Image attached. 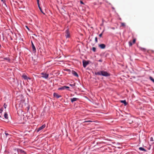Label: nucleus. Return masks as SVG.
Returning <instances> with one entry per match:
<instances>
[{"label": "nucleus", "mask_w": 154, "mask_h": 154, "mask_svg": "<svg viewBox=\"0 0 154 154\" xmlns=\"http://www.w3.org/2000/svg\"><path fill=\"white\" fill-rule=\"evenodd\" d=\"M96 49L95 47H93L92 48V50L94 51L95 52L96 51Z\"/></svg>", "instance_id": "b1692460"}, {"label": "nucleus", "mask_w": 154, "mask_h": 154, "mask_svg": "<svg viewBox=\"0 0 154 154\" xmlns=\"http://www.w3.org/2000/svg\"><path fill=\"white\" fill-rule=\"evenodd\" d=\"M93 122V121H91V120H88V121H85L84 122V123H85V122Z\"/></svg>", "instance_id": "4be33fe9"}, {"label": "nucleus", "mask_w": 154, "mask_h": 154, "mask_svg": "<svg viewBox=\"0 0 154 154\" xmlns=\"http://www.w3.org/2000/svg\"><path fill=\"white\" fill-rule=\"evenodd\" d=\"M72 74L75 76L78 77L79 76L77 73L74 71H72Z\"/></svg>", "instance_id": "9d476101"}, {"label": "nucleus", "mask_w": 154, "mask_h": 154, "mask_svg": "<svg viewBox=\"0 0 154 154\" xmlns=\"http://www.w3.org/2000/svg\"><path fill=\"white\" fill-rule=\"evenodd\" d=\"M80 3H81L82 4H84L83 2L82 1H80Z\"/></svg>", "instance_id": "c9c22d12"}, {"label": "nucleus", "mask_w": 154, "mask_h": 154, "mask_svg": "<svg viewBox=\"0 0 154 154\" xmlns=\"http://www.w3.org/2000/svg\"><path fill=\"white\" fill-rule=\"evenodd\" d=\"M127 122L129 124H132L133 122V121L132 119V118L131 117L130 119H128L127 120Z\"/></svg>", "instance_id": "0eeeda50"}, {"label": "nucleus", "mask_w": 154, "mask_h": 154, "mask_svg": "<svg viewBox=\"0 0 154 154\" xmlns=\"http://www.w3.org/2000/svg\"><path fill=\"white\" fill-rule=\"evenodd\" d=\"M141 50H143V51H145V49L144 48H141Z\"/></svg>", "instance_id": "7c9ffc66"}, {"label": "nucleus", "mask_w": 154, "mask_h": 154, "mask_svg": "<svg viewBox=\"0 0 154 154\" xmlns=\"http://www.w3.org/2000/svg\"><path fill=\"white\" fill-rule=\"evenodd\" d=\"M4 59L6 60H8V62H10V60L9 59V58H7V57H6V58H4Z\"/></svg>", "instance_id": "412c9836"}, {"label": "nucleus", "mask_w": 154, "mask_h": 154, "mask_svg": "<svg viewBox=\"0 0 154 154\" xmlns=\"http://www.w3.org/2000/svg\"><path fill=\"white\" fill-rule=\"evenodd\" d=\"M135 42H136V40L135 39H134L133 40V44H134L135 43Z\"/></svg>", "instance_id": "bb28decb"}, {"label": "nucleus", "mask_w": 154, "mask_h": 154, "mask_svg": "<svg viewBox=\"0 0 154 154\" xmlns=\"http://www.w3.org/2000/svg\"><path fill=\"white\" fill-rule=\"evenodd\" d=\"M125 26V23H121V26Z\"/></svg>", "instance_id": "6ab92c4d"}, {"label": "nucleus", "mask_w": 154, "mask_h": 154, "mask_svg": "<svg viewBox=\"0 0 154 154\" xmlns=\"http://www.w3.org/2000/svg\"><path fill=\"white\" fill-rule=\"evenodd\" d=\"M65 89V86H63L61 87V88H58V90H64Z\"/></svg>", "instance_id": "dca6fc26"}, {"label": "nucleus", "mask_w": 154, "mask_h": 154, "mask_svg": "<svg viewBox=\"0 0 154 154\" xmlns=\"http://www.w3.org/2000/svg\"><path fill=\"white\" fill-rule=\"evenodd\" d=\"M32 47L33 52L34 53L35 52H36V49L33 43L32 42Z\"/></svg>", "instance_id": "6e6552de"}, {"label": "nucleus", "mask_w": 154, "mask_h": 154, "mask_svg": "<svg viewBox=\"0 0 154 154\" xmlns=\"http://www.w3.org/2000/svg\"><path fill=\"white\" fill-rule=\"evenodd\" d=\"M42 75V77L45 79H47L48 76V74L42 72L41 73Z\"/></svg>", "instance_id": "f03ea898"}, {"label": "nucleus", "mask_w": 154, "mask_h": 154, "mask_svg": "<svg viewBox=\"0 0 154 154\" xmlns=\"http://www.w3.org/2000/svg\"><path fill=\"white\" fill-rule=\"evenodd\" d=\"M120 102L122 103H124L125 106L127 105V103L125 100H121Z\"/></svg>", "instance_id": "4468645a"}, {"label": "nucleus", "mask_w": 154, "mask_h": 154, "mask_svg": "<svg viewBox=\"0 0 154 154\" xmlns=\"http://www.w3.org/2000/svg\"><path fill=\"white\" fill-rule=\"evenodd\" d=\"M139 149L140 150L143 151L144 152H146V149H144V148L142 147H139Z\"/></svg>", "instance_id": "ddd939ff"}, {"label": "nucleus", "mask_w": 154, "mask_h": 154, "mask_svg": "<svg viewBox=\"0 0 154 154\" xmlns=\"http://www.w3.org/2000/svg\"><path fill=\"white\" fill-rule=\"evenodd\" d=\"M0 117H1V116H0Z\"/></svg>", "instance_id": "79ce46f5"}, {"label": "nucleus", "mask_w": 154, "mask_h": 154, "mask_svg": "<svg viewBox=\"0 0 154 154\" xmlns=\"http://www.w3.org/2000/svg\"><path fill=\"white\" fill-rule=\"evenodd\" d=\"M149 79L154 83V79L152 78V77L150 76L149 77Z\"/></svg>", "instance_id": "aec40b11"}, {"label": "nucleus", "mask_w": 154, "mask_h": 154, "mask_svg": "<svg viewBox=\"0 0 154 154\" xmlns=\"http://www.w3.org/2000/svg\"><path fill=\"white\" fill-rule=\"evenodd\" d=\"M102 33H101V34H100L99 35V36L100 37H101L102 36Z\"/></svg>", "instance_id": "c85d7f7f"}, {"label": "nucleus", "mask_w": 154, "mask_h": 154, "mask_svg": "<svg viewBox=\"0 0 154 154\" xmlns=\"http://www.w3.org/2000/svg\"><path fill=\"white\" fill-rule=\"evenodd\" d=\"M54 97H56L57 98H59L60 97H61V96L55 93H54Z\"/></svg>", "instance_id": "9b49d317"}, {"label": "nucleus", "mask_w": 154, "mask_h": 154, "mask_svg": "<svg viewBox=\"0 0 154 154\" xmlns=\"http://www.w3.org/2000/svg\"><path fill=\"white\" fill-rule=\"evenodd\" d=\"M37 4H38V3H39V0H37Z\"/></svg>", "instance_id": "72a5a7b5"}, {"label": "nucleus", "mask_w": 154, "mask_h": 154, "mask_svg": "<svg viewBox=\"0 0 154 154\" xmlns=\"http://www.w3.org/2000/svg\"><path fill=\"white\" fill-rule=\"evenodd\" d=\"M1 44H0V49H1Z\"/></svg>", "instance_id": "ea45409f"}, {"label": "nucleus", "mask_w": 154, "mask_h": 154, "mask_svg": "<svg viewBox=\"0 0 154 154\" xmlns=\"http://www.w3.org/2000/svg\"><path fill=\"white\" fill-rule=\"evenodd\" d=\"M3 111V110H2V108H1L0 109V113H1Z\"/></svg>", "instance_id": "c756f323"}, {"label": "nucleus", "mask_w": 154, "mask_h": 154, "mask_svg": "<svg viewBox=\"0 0 154 154\" xmlns=\"http://www.w3.org/2000/svg\"><path fill=\"white\" fill-rule=\"evenodd\" d=\"M82 62L83 65L84 67H85L89 63L88 61H86L85 60H83Z\"/></svg>", "instance_id": "7ed1b4c3"}, {"label": "nucleus", "mask_w": 154, "mask_h": 154, "mask_svg": "<svg viewBox=\"0 0 154 154\" xmlns=\"http://www.w3.org/2000/svg\"><path fill=\"white\" fill-rule=\"evenodd\" d=\"M95 42L97 43V37H95Z\"/></svg>", "instance_id": "a878e982"}, {"label": "nucleus", "mask_w": 154, "mask_h": 154, "mask_svg": "<svg viewBox=\"0 0 154 154\" xmlns=\"http://www.w3.org/2000/svg\"><path fill=\"white\" fill-rule=\"evenodd\" d=\"M39 9L40 11H42V8H41V7H39Z\"/></svg>", "instance_id": "473e14b6"}, {"label": "nucleus", "mask_w": 154, "mask_h": 154, "mask_svg": "<svg viewBox=\"0 0 154 154\" xmlns=\"http://www.w3.org/2000/svg\"><path fill=\"white\" fill-rule=\"evenodd\" d=\"M5 134L6 135V137H7L10 134H8V133L7 132L5 131Z\"/></svg>", "instance_id": "a211bd4d"}, {"label": "nucleus", "mask_w": 154, "mask_h": 154, "mask_svg": "<svg viewBox=\"0 0 154 154\" xmlns=\"http://www.w3.org/2000/svg\"><path fill=\"white\" fill-rule=\"evenodd\" d=\"M66 35H65L66 38H69L70 37V34L68 29H67L65 32Z\"/></svg>", "instance_id": "39448f33"}, {"label": "nucleus", "mask_w": 154, "mask_h": 154, "mask_svg": "<svg viewBox=\"0 0 154 154\" xmlns=\"http://www.w3.org/2000/svg\"><path fill=\"white\" fill-rule=\"evenodd\" d=\"M99 61L102 62V60H99Z\"/></svg>", "instance_id": "e433bc0d"}, {"label": "nucleus", "mask_w": 154, "mask_h": 154, "mask_svg": "<svg viewBox=\"0 0 154 154\" xmlns=\"http://www.w3.org/2000/svg\"><path fill=\"white\" fill-rule=\"evenodd\" d=\"M17 152H18L19 153V152H20L21 153H24L25 154H26V152H24L23 150L21 149H17Z\"/></svg>", "instance_id": "f8f14e48"}, {"label": "nucleus", "mask_w": 154, "mask_h": 154, "mask_svg": "<svg viewBox=\"0 0 154 154\" xmlns=\"http://www.w3.org/2000/svg\"><path fill=\"white\" fill-rule=\"evenodd\" d=\"M7 106V105L5 104V103L4 104V108L5 109L6 108V107Z\"/></svg>", "instance_id": "cd10ccee"}, {"label": "nucleus", "mask_w": 154, "mask_h": 154, "mask_svg": "<svg viewBox=\"0 0 154 154\" xmlns=\"http://www.w3.org/2000/svg\"><path fill=\"white\" fill-rule=\"evenodd\" d=\"M99 47L101 49H104L106 47V45L105 44H100L99 45Z\"/></svg>", "instance_id": "423d86ee"}, {"label": "nucleus", "mask_w": 154, "mask_h": 154, "mask_svg": "<svg viewBox=\"0 0 154 154\" xmlns=\"http://www.w3.org/2000/svg\"><path fill=\"white\" fill-rule=\"evenodd\" d=\"M2 2H3V3H4L5 2V1L4 0H1Z\"/></svg>", "instance_id": "f704fd0d"}, {"label": "nucleus", "mask_w": 154, "mask_h": 154, "mask_svg": "<svg viewBox=\"0 0 154 154\" xmlns=\"http://www.w3.org/2000/svg\"><path fill=\"white\" fill-rule=\"evenodd\" d=\"M150 141H153V138L152 137H151L150 138Z\"/></svg>", "instance_id": "393cba45"}, {"label": "nucleus", "mask_w": 154, "mask_h": 154, "mask_svg": "<svg viewBox=\"0 0 154 154\" xmlns=\"http://www.w3.org/2000/svg\"><path fill=\"white\" fill-rule=\"evenodd\" d=\"M95 74L96 75H102L105 76H109L110 75L109 73L103 71L95 72Z\"/></svg>", "instance_id": "f257e3e1"}, {"label": "nucleus", "mask_w": 154, "mask_h": 154, "mask_svg": "<svg viewBox=\"0 0 154 154\" xmlns=\"http://www.w3.org/2000/svg\"><path fill=\"white\" fill-rule=\"evenodd\" d=\"M5 118L6 119H8V115L7 113L5 112L4 114Z\"/></svg>", "instance_id": "f3484780"}, {"label": "nucleus", "mask_w": 154, "mask_h": 154, "mask_svg": "<svg viewBox=\"0 0 154 154\" xmlns=\"http://www.w3.org/2000/svg\"><path fill=\"white\" fill-rule=\"evenodd\" d=\"M45 127V125H43L41 126L39 128H38L36 130L37 132H38L39 131L42 130V129L44 128Z\"/></svg>", "instance_id": "20e7f679"}, {"label": "nucleus", "mask_w": 154, "mask_h": 154, "mask_svg": "<svg viewBox=\"0 0 154 154\" xmlns=\"http://www.w3.org/2000/svg\"><path fill=\"white\" fill-rule=\"evenodd\" d=\"M79 100V98L75 97H74L71 99V100L72 103H73L75 101H76Z\"/></svg>", "instance_id": "1a4fd4ad"}, {"label": "nucleus", "mask_w": 154, "mask_h": 154, "mask_svg": "<svg viewBox=\"0 0 154 154\" xmlns=\"http://www.w3.org/2000/svg\"><path fill=\"white\" fill-rule=\"evenodd\" d=\"M65 89H66V88H69V87H67V86H65Z\"/></svg>", "instance_id": "2f4dec72"}, {"label": "nucleus", "mask_w": 154, "mask_h": 154, "mask_svg": "<svg viewBox=\"0 0 154 154\" xmlns=\"http://www.w3.org/2000/svg\"><path fill=\"white\" fill-rule=\"evenodd\" d=\"M42 13H43L44 14H45L43 13V12L42 11H41Z\"/></svg>", "instance_id": "58836bf2"}, {"label": "nucleus", "mask_w": 154, "mask_h": 154, "mask_svg": "<svg viewBox=\"0 0 154 154\" xmlns=\"http://www.w3.org/2000/svg\"><path fill=\"white\" fill-rule=\"evenodd\" d=\"M38 7H39H39H40V5H39V3H38Z\"/></svg>", "instance_id": "4c0bfd02"}, {"label": "nucleus", "mask_w": 154, "mask_h": 154, "mask_svg": "<svg viewBox=\"0 0 154 154\" xmlns=\"http://www.w3.org/2000/svg\"><path fill=\"white\" fill-rule=\"evenodd\" d=\"M22 77L25 79H27V76L25 75H23Z\"/></svg>", "instance_id": "2eb2a0df"}, {"label": "nucleus", "mask_w": 154, "mask_h": 154, "mask_svg": "<svg viewBox=\"0 0 154 154\" xmlns=\"http://www.w3.org/2000/svg\"><path fill=\"white\" fill-rule=\"evenodd\" d=\"M26 27H27V29H29V28L27 26H26Z\"/></svg>", "instance_id": "a19ab883"}, {"label": "nucleus", "mask_w": 154, "mask_h": 154, "mask_svg": "<svg viewBox=\"0 0 154 154\" xmlns=\"http://www.w3.org/2000/svg\"><path fill=\"white\" fill-rule=\"evenodd\" d=\"M129 45L130 46H131L132 45V43L131 41H130L129 42Z\"/></svg>", "instance_id": "5701e85b"}]
</instances>
